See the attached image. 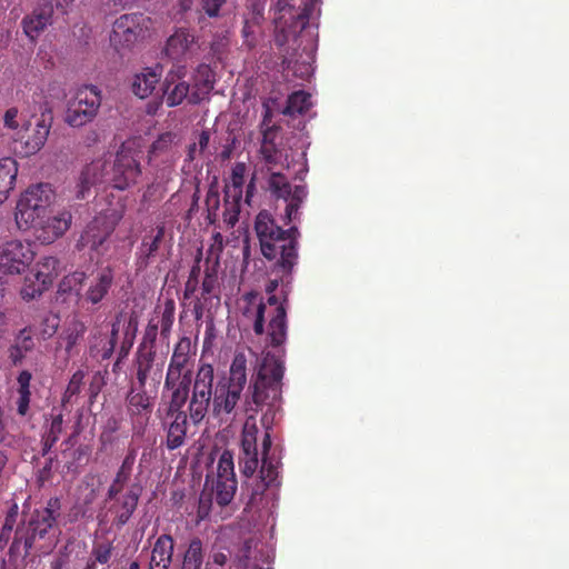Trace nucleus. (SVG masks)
<instances>
[{
    "instance_id": "obj_36",
    "label": "nucleus",
    "mask_w": 569,
    "mask_h": 569,
    "mask_svg": "<svg viewBox=\"0 0 569 569\" xmlns=\"http://www.w3.org/2000/svg\"><path fill=\"white\" fill-rule=\"evenodd\" d=\"M310 98L311 96L305 91H296L291 93L288 97L283 113L288 116L306 113L311 107Z\"/></svg>"
},
{
    "instance_id": "obj_21",
    "label": "nucleus",
    "mask_w": 569,
    "mask_h": 569,
    "mask_svg": "<svg viewBox=\"0 0 569 569\" xmlns=\"http://www.w3.org/2000/svg\"><path fill=\"white\" fill-rule=\"evenodd\" d=\"M196 48V36L188 29L180 28L168 38L164 53L176 62H183L192 56Z\"/></svg>"
},
{
    "instance_id": "obj_17",
    "label": "nucleus",
    "mask_w": 569,
    "mask_h": 569,
    "mask_svg": "<svg viewBox=\"0 0 569 569\" xmlns=\"http://www.w3.org/2000/svg\"><path fill=\"white\" fill-rule=\"evenodd\" d=\"M142 13H127L119 17L112 27L110 42L117 49L132 46L143 32Z\"/></svg>"
},
{
    "instance_id": "obj_50",
    "label": "nucleus",
    "mask_w": 569,
    "mask_h": 569,
    "mask_svg": "<svg viewBox=\"0 0 569 569\" xmlns=\"http://www.w3.org/2000/svg\"><path fill=\"white\" fill-rule=\"evenodd\" d=\"M60 319L57 315H48L41 322L40 336L42 339L51 338L58 330Z\"/></svg>"
},
{
    "instance_id": "obj_48",
    "label": "nucleus",
    "mask_w": 569,
    "mask_h": 569,
    "mask_svg": "<svg viewBox=\"0 0 569 569\" xmlns=\"http://www.w3.org/2000/svg\"><path fill=\"white\" fill-rule=\"evenodd\" d=\"M246 173L247 164L244 162H236L231 170V184L237 192V198L241 197Z\"/></svg>"
},
{
    "instance_id": "obj_54",
    "label": "nucleus",
    "mask_w": 569,
    "mask_h": 569,
    "mask_svg": "<svg viewBox=\"0 0 569 569\" xmlns=\"http://www.w3.org/2000/svg\"><path fill=\"white\" fill-rule=\"evenodd\" d=\"M173 141V134L170 132L161 134L150 148V152L157 154L158 152H162L169 148V146Z\"/></svg>"
},
{
    "instance_id": "obj_13",
    "label": "nucleus",
    "mask_w": 569,
    "mask_h": 569,
    "mask_svg": "<svg viewBox=\"0 0 569 569\" xmlns=\"http://www.w3.org/2000/svg\"><path fill=\"white\" fill-rule=\"evenodd\" d=\"M61 501L58 497H52L42 508L36 509L28 522V537L24 540V547L31 548L37 538L43 539L57 526V519L60 516Z\"/></svg>"
},
{
    "instance_id": "obj_5",
    "label": "nucleus",
    "mask_w": 569,
    "mask_h": 569,
    "mask_svg": "<svg viewBox=\"0 0 569 569\" xmlns=\"http://www.w3.org/2000/svg\"><path fill=\"white\" fill-rule=\"evenodd\" d=\"M53 191L48 183L29 187L19 198L16 207V222L19 229H32L50 210Z\"/></svg>"
},
{
    "instance_id": "obj_1",
    "label": "nucleus",
    "mask_w": 569,
    "mask_h": 569,
    "mask_svg": "<svg viewBox=\"0 0 569 569\" xmlns=\"http://www.w3.org/2000/svg\"><path fill=\"white\" fill-rule=\"evenodd\" d=\"M284 367L283 363L274 356L267 355L260 363L251 389V400L247 401L246 411L257 412L262 406H268L267 411L261 418L263 435L261 439V458H259L258 440L259 427L253 415H248L242 432L241 446L239 455V467L242 476L251 478L261 462L260 476L254 480L251 490L250 503L260 500L267 489L271 487L278 488L279 480V461H273L269 457L271 449V430L274 420V403L281 398V387Z\"/></svg>"
},
{
    "instance_id": "obj_27",
    "label": "nucleus",
    "mask_w": 569,
    "mask_h": 569,
    "mask_svg": "<svg viewBox=\"0 0 569 569\" xmlns=\"http://www.w3.org/2000/svg\"><path fill=\"white\" fill-rule=\"evenodd\" d=\"M174 552V540L171 535H160L152 548L148 569H169Z\"/></svg>"
},
{
    "instance_id": "obj_44",
    "label": "nucleus",
    "mask_w": 569,
    "mask_h": 569,
    "mask_svg": "<svg viewBox=\"0 0 569 569\" xmlns=\"http://www.w3.org/2000/svg\"><path fill=\"white\" fill-rule=\"evenodd\" d=\"M204 204L207 208V220L210 223H214L218 218V210L220 207V193L217 183H211L207 194Z\"/></svg>"
},
{
    "instance_id": "obj_30",
    "label": "nucleus",
    "mask_w": 569,
    "mask_h": 569,
    "mask_svg": "<svg viewBox=\"0 0 569 569\" xmlns=\"http://www.w3.org/2000/svg\"><path fill=\"white\" fill-rule=\"evenodd\" d=\"M153 397L148 393V387L133 385L127 395L128 411L132 416L148 415L153 407Z\"/></svg>"
},
{
    "instance_id": "obj_51",
    "label": "nucleus",
    "mask_w": 569,
    "mask_h": 569,
    "mask_svg": "<svg viewBox=\"0 0 569 569\" xmlns=\"http://www.w3.org/2000/svg\"><path fill=\"white\" fill-rule=\"evenodd\" d=\"M63 415L61 412L52 415V419L48 430L43 433V437L50 439V441L57 442L62 432Z\"/></svg>"
},
{
    "instance_id": "obj_14",
    "label": "nucleus",
    "mask_w": 569,
    "mask_h": 569,
    "mask_svg": "<svg viewBox=\"0 0 569 569\" xmlns=\"http://www.w3.org/2000/svg\"><path fill=\"white\" fill-rule=\"evenodd\" d=\"M34 252L31 244L20 240H11L0 247V273L2 276L20 274L33 261Z\"/></svg>"
},
{
    "instance_id": "obj_24",
    "label": "nucleus",
    "mask_w": 569,
    "mask_h": 569,
    "mask_svg": "<svg viewBox=\"0 0 569 569\" xmlns=\"http://www.w3.org/2000/svg\"><path fill=\"white\" fill-rule=\"evenodd\" d=\"M52 122L53 118L48 114L46 119H34L33 126L31 119H23L22 129L27 132L24 140L27 153H36L42 149L48 140Z\"/></svg>"
},
{
    "instance_id": "obj_9",
    "label": "nucleus",
    "mask_w": 569,
    "mask_h": 569,
    "mask_svg": "<svg viewBox=\"0 0 569 569\" xmlns=\"http://www.w3.org/2000/svg\"><path fill=\"white\" fill-rule=\"evenodd\" d=\"M101 106V92L94 86L80 88L72 101L69 102L64 121L73 128L91 122Z\"/></svg>"
},
{
    "instance_id": "obj_12",
    "label": "nucleus",
    "mask_w": 569,
    "mask_h": 569,
    "mask_svg": "<svg viewBox=\"0 0 569 569\" xmlns=\"http://www.w3.org/2000/svg\"><path fill=\"white\" fill-rule=\"evenodd\" d=\"M141 174V166L134 152L122 147L110 166L109 184L123 191L136 186Z\"/></svg>"
},
{
    "instance_id": "obj_8",
    "label": "nucleus",
    "mask_w": 569,
    "mask_h": 569,
    "mask_svg": "<svg viewBox=\"0 0 569 569\" xmlns=\"http://www.w3.org/2000/svg\"><path fill=\"white\" fill-rule=\"evenodd\" d=\"M190 397L169 396L162 427L166 430V448L169 451L177 450L184 446L188 437L189 411L184 406Z\"/></svg>"
},
{
    "instance_id": "obj_16",
    "label": "nucleus",
    "mask_w": 569,
    "mask_h": 569,
    "mask_svg": "<svg viewBox=\"0 0 569 569\" xmlns=\"http://www.w3.org/2000/svg\"><path fill=\"white\" fill-rule=\"evenodd\" d=\"M187 73L186 66L178 64L171 69L163 81V94L168 107H177L188 99L190 103H198L199 97L197 93L189 96L190 86L183 80Z\"/></svg>"
},
{
    "instance_id": "obj_4",
    "label": "nucleus",
    "mask_w": 569,
    "mask_h": 569,
    "mask_svg": "<svg viewBox=\"0 0 569 569\" xmlns=\"http://www.w3.org/2000/svg\"><path fill=\"white\" fill-rule=\"evenodd\" d=\"M192 376L191 340L183 337L174 346L163 389L169 396L190 397L194 381Z\"/></svg>"
},
{
    "instance_id": "obj_3",
    "label": "nucleus",
    "mask_w": 569,
    "mask_h": 569,
    "mask_svg": "<svg viewBox=\"0 0 569 569\" xmlns=\"http://www.w3.org/2000/svg\"><path fill=\"white\" fill-rule=\"evenodd\" d=\"M254 231L262 256L274 261L273 271L281 273V280L291 277L299 258V229L296 226L282 229L270 212L262 210L256 217Z\"/></svg>"
},
{
    "instance_id": "obj_37",
    "label": "nucleus",
    "mask_w": 569,
    "mask_h": 569,
    "mask_svg": "<svg viewBox=\"0 0 569 569\" xmlns=\"http://www.w3.org/2000/svg\"><path fill=\"white\" fill-rule=\"evenodd\" d=\"M113 550V541L106 540L94 543L91 550V559L87 565V569H94L96 563H108L112 557Z\"/></svg>"
},
{
    "instance_id": "obj_64",
    "label": "nucleus",
    "mask_w": 569,
    "mask_h": 569,
    "mask_svg": "<svg viewBox=\"0 0 569 569\" xmlns=\"http://www.w3.org/2000/svg\"><path fill=\"white\" fill-rule=\"evenodd\" d=\"M209 141L210 132L207 130L201 131L198 140V147L200 152H203L207 149V147L209 146Z\"/></svg>"
},
{
    "instance_id": "obj_18",
    "label": "nucleus",
    "mask_w": 569,
    "mask_h": 569,
    "mask_svg": "<svg viewBox=\"0 0 569 569\" xmlns=\"http://www.w3.org/2000/svg\"><path fill=\"white\" fill-rule=\"evenodd\" d=\"M71 222L72 214L70 211L62 210L52 214L49 210L32 229L37 240L43 244H50L69 230Z\"/></svg>"
},
{
    "instance_id": "obj_61",
    "label": "nucleus",
    "mask_w": 569,
    "mask_h": 569,
    "mask_svg": "<svg viewBox=\"0 0 569 569\" xmlns=\"http://www.w3.org/2000/svg\"><path fill=\"white\" fill-rule=\"evenodd\" d=\"M197 72L199 74H201L202 77H204V88L207 90H210L212 89V80L210 79V76H211V69L208 64H200L197 69Z\"/></svg>"
},
{
    "instance_id": "obj_10",
    "label": "nucleus",
    "mask_w": 569,
    "mask_h": 569,
    "mask_svg": "<svg viewBox=\"0 0 569 569\" xmlns=\"http://www.w3.org/2000/svg\"><path fill=\"white\" fill-rule=\"evenodd\" d=\"M143 488L134 482L121 493H106L104 508L106 516H110L111 523L117 529L124 527L138 508Z\"/></svg>"
},
{
    "instance_id": "obj_38",
    "label": "nucleus",
    "mask_w": 569,
    "mask_h": 569,
    "mask_svg": "<svg viewBox=\"0 0 569 569\" xmlns=\"http://www.w3.org/2000/svg\"><path fill=\"white\" fill-rule=\"evenodd\" d=\"M137 326V320L133 317H129L128 319L126 318L124 326H121L123 338L117 352V357H119L120 360H124L128 357L130 349L133 346Z\"/></svg>"
},
{
    "instance_id": "obj_34",
    "label": "nucleus",
    "mask_w": 569,
    "mask_h": 569,
    "mask_svg": "<svg viewBox=\"0 0 569 569\" xmlns=\"http://www.w3.org/2000/svg\"><path fill=\"white\" fill-rule=\"evenodd\" d=\"M32 379V375L28 370H23L19 373L18 381V400H17V412L24 417L29 411L31 391H30V382Z\"/></svg>"
},
{
    "instance_id": "obj_15",
    "label": "nucleus",
    "mask_w": 569,
    "mask_h": 569,
    "mask_svg": "<svg viewBox=\"0 0 569 569\" xmlns=\"http://www.w3.org/2000/svg\"><path fill=\"white\" fill-rule=\"evenodd\" d=\"M137 385L140 388L150 387L157 392L162 378L164 360L156 351L136 352L134 358Z\"/></svg>"
},
{
    "instance_id": "obj_53",
    "label": "nucleus",
    "mask_w": 569,
    "mask_h": 569,
    "mask_svg": "<svg viewBox=\"0 0 569 569\" xmlns=\"http://www.w3.org/2000/svg\"><path fill=\"white\" fill-rule=\"evenodd\" d=\"M224 3L226 0H200L202 11L210 18L218 17Z\"/></svg>"
},
{
    "instance_id": "obj_56",
    "label": "nucleus",
    "mask_w": 569,
    "mask_h": 569,
    "mask_svg": "<svg viewBox=\"0 0 569 569\" xmlns=\"http://www.w3.org/2000/svg\"><path fill=\"white\" fill-rule=\"evenodd\" d=\"M217 283V274L214 270H206L204 278L201 283V290H202V297L206 298L208 295H210Z\"/></svg>"
},
{
    "instance_id": "obj_40",
    "label": "nucleus",
    "mask_w": 569,
    "mask_h": 569,
    "mask_svg": "<svg viewBox=\"0 0 569 569\" xmlns=\"http://www.w3.org/2000/svg\"><path fill=\"white\" fill-rule=\"evenodd\" d=\"M237 490V480L236 479H227L226 481H216L213 493L216 502L221 506H228L236 493Z\"/></svg>"
},
{
    "instance_id": "obj_32",
    "label": "nucleus",
    "mask_w": 569,
    "mask_h": 569,
    "mask_svg": "<svg viewBox=\"0 0 569 569\" xmlns=\"http://www.w3.org/2000/svg\"><path fill=\"white\" fill-rule=\"evenodd\" d=\"M18 174L17 162L12 158L0 160V203H2L14 187Z\"/></svg>"
},
{
    "instance_id": "obj_41",
    "label": "nucleus",
    "mask_w": 569,
    "mask_h": 569,
    "mask_svg": "<svg viewBox=\"0 0 569 569\" xmlns=\"http://www.w3.org/2000/svg\"><path fill=\"white\" fill-rule=\"evenodd\" d=\"M87 331V326L80 320H73L64 332L63 340L66 341V352L70 355L73 348L83 338Z\"/></svg>"
},
{
    "instance_id": "obj_55",
    "label": "nucleus",
    "mask_w": 569,
    "mask_h": 569,
    "mask_svg": "<svg viewBox=\"0 0 569 569\" xmlns=\"http://www.w3.org/2000/svg\"><path fill=\"white\" fill-rule=\"evenodd\" d=\"M86 279L84 272H73L72 274L67 276L59 286V291L66 292L68 289H71L72 286L81 284Z\"/></svg>"
},
{
    "instance_id": "obj_62",
    "label": "nucleus",
    "mask_w": 569,
    "mask_h": 569,
    "mask_svg": "<svg viewBox=\"0 0 569 569\" xmlns=\"http://www.w3.org/2000/svg\"><path fill=\"white\" fill-rule=\"evenodd\" d=\"M134 460H136V453H134V451L132 450L131 452H129V453L124 457V459H123V461H122V463H121V466H120V468H119V469H121V470H123V471H127V472H129V473H132V469H133Z\"/></svg>"
},
{
    "instance_id": "obj_11",
    "label": "nucleus",
    "mask_w": 569,
    "mask_h": 569,
    "mask_svg": "<svg viewBox=\"0 0 569 569\" xmlns=\"http://www.w3.org/2000/svg\"><path fill=\"white\" fill-rule=\"evenodd\" d=\"M267 174V189L273 197L277 199H283L287 202V222L297 219L299 208L308 194L306 186H296L292 189L288 178L281 172L271 170V168H269Z\"/></svg>"
},
{
    "instance_id": "obj_43",
    "label": "nucleus",
    "mask_w": 569,
    "mask_h": 569,
    "mask_svg": "<svg viewBox=\"0 0 569 569\" xmlns=\"http://www.w3.org/2000/svg\"><path fill=\"white\" fill-rule=\"evenodd\" d=\"M227 479H236L233 456L229 450H224L218 460L216 481H226Z\"/></svg>"
},
{
    "instance_id": "obj_23",
    "label": "nucleus",
    "mask_w": 569,
    "mask_h": 569,
    "mask_svg": "<svg viewBox=\"0 0 569 569\" xmlns=\"http://www.w3.org/2000/svg\"><path fill=\"white\" fill-rule=\"evenodd\" d=\"M287 297L283 298L282 302H279V298L271 293L267 300V303L274 307L273 313L268 325V336L270 343L273 347L281 346L287 338V310L284 303Z\"/></svg>"
},
{
    "instance_id": "obj_59",
    "label": "nucleus",
    "mask_w": 569,
    "mask_h": 569,
    "mask_svg": "<svg viewBox=\"0 0 569 569\" xmlns=\"http://www.w3.org/2000/svg\"><path fill=\"white\" fill-rule=\"evenodd\" d=\"M278 127H267L261 129L262 140L261 146H276V137H277Z\"/></svg>"
},
{
    "instance_id": "obj_39",
    "label": "nucleus",
    "mask_w": 569,
    "mask_h": 569,
    "mask_svg": "<svg viewBox=\"0 0 569 569\" xmlns=\"http://www.w3.org/2000/svg\"><path fill=\"white\" fill-rule=\"evenodd\" d=\"M59 260L54 257H44L37 263V269L33 271L37 277H40L43 283L52 284L53 279L58 276Z\"/></svg>"
},
{
    "instance_id": "obj_22",
    "label": "nucleus",
    "mask_w": 569,
    "mask_h": 569,
    "mask_svg": "<svg viewBox=\"0 0 569 569\" xmlns=\"http://www.w3.org/2000/svg\"><path fill=\"white\" fill-rule=\"evenodd\" d=\"M110 164L102 159H97L87 164L81 171L78 190L76 193L77 199H86L90 188L99 183H109Z\"/></svg>"
},
{
    "instance_id": "obj_57",
    "label": "nucleus",
    "mask_w": 569,
    "mask_h": 569,
    "mask_svg": "<svg viewBox=\"0 0 569 569\" xmlns=\"http://www.w3.org/2000/svg\"><path fill=\"white\" fill-rule=\"evenodd\" d=\"M19 116V110L14 107L9 108L3 117L4 126L9 129L16 130L20 127L19 121L17 120Z\"/></svg>"
},
{
    "instance_id": "obj_42",
    "label": "nucleus",
    "mask_w": 569,
    "mask_h": 569,
    "mask_svg": "<svg viewBox=\"0 0 569 569\" xmlns=\"http://www.w3.org/2000/svg\"><path fill=\"white\" fill-rule=\"evenodd\" d=\"M86 372L81 369H78L70 378L64 393L61 398L62 406H67L73 402V398L77 397L84 385Z\"/></svg>"
},
{
    "instance_id": "obj_52",
    "label": "nucleus",
    "mask_w": 569,
    "mask_h": 569,
    "mask_svg": "<svg viewBox=\"0 0 569 569\" xmlns=\"http://www.w3.org/2000/svg\"><path fill=\"white\" fill-rule=\"evenodd\" d=\"M22 351L29 352L34 348V341L29 328L20 330L16 338V343Z\"/></svg>"
},
{
    "instance_id": "obj_63",
    "label": "nucleus",
    "mask_w": 569,
    "mask_h": 569,
    "mask_svg": "<svg viewBox=\"0 0 569 569\" xmlns=\"http://www.w3.org/2000/svg\"><path fill=\"white\" fill-rule=\"evenodd\" d=\"M272 122V111L268 103H263V118L261 123V129H264L267 127H276Z\"/></svg>"
},
{
    "instance_id": "obj_31",
    "label": "nucleus",
    "mask_w": 569,
    "mask_h": 569,
    "mask_svg": "<svg viewBox=\"0 0 569 569\" xmlns=\"http://www.w3.org/2000/svg\"><path fill=\"white\" fill-rule=\"evenodd\" d=\"M203 561V542L199 537H193L181 555L180 569H201Z\"/></svg>"
},
{
    "instance_id": "obj_26",
    "label": "nucleus",
    "mask_w": 569,
    "mask_h": 569,
    "mask_svg": "<svg viewBox=\"0 0 569 569\" xmlns=\"http://www.w3.org/2000/svg\"><path fill=\"white\" fill-rule=\"evenodd\" d=\"M52 14L53 8L51 3H44L34 8L33 11L27 14L21 21L24 34L32 41L36 40L39 34L52 23Z\"/></svg>"
},
{
    "instance_id": "obj_60",
    "label": "nucleus",
    "mask_w": 569,
    "mask_h": 569,
    "mask_svg": "<svg viewBox=\"0 0 569 569\" xmlns=\"http://www.w3.org/2000/svg\"><path fill=\"white\" fill-rule=\"evenodd\" d=\"M26 353L27 352L22 351V349H20L17 345H13L9 348V358L14 366L22 361Z\"/></svg>"
},
{
    "instance_id": "obj_35",
    "label": "nucleus",
    "mask_w": 569,
    "mask_h": 569,
    "mask_svg": "<svg viewBox=\"0 0 569 569\" xmlns=\"http://www.w3.org/2000/svg\"><path fill=\"white\" fill-rule=\"evenodd\" d=\"M48 283H43L40 277H37L34 272L24 277L23 286L20 290V296L22 300L29 302L34 299H38L42 296L44 291L49 289Z\"/></svg>"
},
{
    "instance_id": "obj_58",
    "label": "nucleus",
    "mask_w": 569,
    "mask_h": 569,
    "mask_svg": "<svg viewBox=\"0 0 569 569\" xmlns=\"http://www.w3.org/2000/svg\"><path fill=\"white\" fill-rule=\"evenodd\" d=\"M239 206L238 202L231 203L230 208H226L223 212V221L229 226L233 227L238 222Z\"/></svg>"
},
{
    "instance_id": "obj_47",
    "label": "nucleus",
    "mask_w": 569,
    "mask_h": 569,
    "mask_svg": "<svg viewBox=\"0 0 569 569\" xmlns=\"http://www.w3.org/2000/svg\"><path fill=\"white\" fill-rule=\"evenodd\" d=\"M131 480V473L118 469L114 478L112 479L107 493H121L126 492V490L131 486L129 485Z\"/></svg>"
},
{
    "instance_id": "obj_29",
    "label": "nucleus",
    "mask_w": 569,
    "mask_h": 569,
    "mask_svg": "<svg viewBox=\"0 0 569 569\" xmlns=\"http://www.w3.org/2000/svg\"><path fill=\"white\" fill-rule=\"evenodd\" d=\"M243 300L247 302V306L242 311L243 317L252 320L253 331L257 336L263 335L267 303H264L260 295L253 290L244 293Z\"/></svg>"
},
{
    "instance_id": "obj_25",
    "label": "nucleus",
    "mask_w": 569,
    "mask_h": 569,
    "mask_svg": "<svg viewBox=\"0 0 569 569\" xmlns=\"http://www.w3.org/2000/svg\"><path fill=\"white\" fill-rule=\"evenodd\" d=\"M166 233L163 223L158 224L142 237L141 243L136 253V264L138 269H146L150 260L154 258L160 249Z\"/></svg>"
},
{
    "instance_id": "obj_20",
    "label": "nucleus",
    "mask_w": 569,
    "mask_h": 569,
    "mask_svg": "<svg viewBox=\"0 0 569 569\" xmlns=\"http://www.w3.org/2000/svg\"><path fill=\"white\" fill-rule=\"evenodd\" d=\"M114 282V273L110 267L99 269L89 278L88 287L81 296V301L99 306L108 297Z\"/></svg>"
},
{
    "instance_id": "obj_46",
    "label": "nucleus",
    "mask_w": 569,
    "mask_h": 569,
    "mask_svg": "<svg viewBox=\"0 0 569 569\" xmlns=\"http://www.w3.org/2000/svg\"><path fill=\"white\" fill-rule=\"evenodd\" d=\"M158 323H154L152 320L149 321L137 352H146V350L156 351L154 342L158 336Z\"/></svg>"
},
{
    "instance_id": "obj_7",
    "label": "nucleus",
    "mask_w": 569,
    "mask_h": 569,
    "mask_svg": "<svg viewBox=\"0 0 569 569\" xmlns=\"http://www.w3.org/2000/svg\"><path fill=\"white\" fill-rule=\"evenodd\" d=\"M313 9V0L306 1L300 11H297L289 0H277L273 18L276 42L282 46L291 34L301 32L309 23Z\"/></svg>"
},
{
    "instance_id": "obj_49",
    "label": "nucleus",
    "mask_w": 569,
    "mask_h": 569,
    "mask_svg": "<svg viewBox=\"0 0 569 569\" xmlns=\"http://www.w3.org/2000/svg\"><path fill=\"white\" fill-rule=\"evenodd\" d=\"M174 321V305L168 301L160 318V329L162 336H168Z\"/></svg>"
},
{
    "instance_id": "obj_19",
    "label": "nucleus",
    "mask_w": 569,
    "mask_h": 569,
    "mask_svg": "<svg viewBox=\"0 0 569 569\" xmlns=\"http://www.w3.org/2000/svg\"><path fill=\"white\" fill-rule=\"evenodd\" d=\"M124 323L126 315L123 312H118L111 322V330L109 333H103L101 331L94 332L89 346L90 357L97 361L110 359L114 352L121 326H124Z\"/></svg>"
},
{
    "instance_id": "obj_45",
    "label": "nucleus",
    "mask_w": 569,
    "mask_h": 569,
    "mask_svg": "<svg viewBox=\"0 0 569 569\" xmlns=\"http://www.w3.org/2000/svg\"><path fill=\"white\" fill-rule=\"evenodd\" d=\"M259 153L266 164V170H274V167L281 162L282 153L277 146H260Z\"/></svg>"
},
{
    "instance_id": "obj_6",
    "label": "nucleus",
    "mask_w": 569,
    "mask_h": 569,
    "mask_svg": "<svg viewBox=\"0 0 569 569\" xmlns=\"http://www.w3.org/2000/svg\"><path fill=\"white\" fill-rule=\"evenodd\" d=\"M121 220V214L114 209L101 211L84 227L76 242L78 251L89 250L102 256L108 251V240Z\"/></svg>"
},
{
    "instance_id": "obj_28",
    "label": "nucleus",
    "mask_w": 569,
    "mask_h": 569,
    "mask_svg": "<svg viewBox=\"0 0 569 569\" xmlns=\"http://www.w3.org/2000/svg\"><path fill=\"white\" fill-rule=\"evenodd\" d=\"M47 114L53 118L52 107L46 91L41 88H37L24 99L20 116L22 119H46Z\"/></svg>"
},
{
    "instance_id": "obj_2",
    "label": "nucleus",
    "mask_w": 569,
    "mask_h": 569,
    "mask_svg": "<svg viewBox=\"0 0 569 569\" xmlns=\"http://www.w3.org/2000/svg\"><path fill=\"white\" fill-rule=\"evenodd\" d=\"M246 358L237 355L230 367V376L219 379L213 389L214 370L209 363L201 365L194 376L188 411L192 425H200L212 401V413L229 419L240 400L247 383Z\"/></svg>"
},
{
    "instance_id": "obj_33",
    "label": "nucleus",
    "mask_w": 569,
    "mask_h": 569,
    "mask_svg": "<svg viewBox=\"0 0 569 569\" xmlns=\"http://www.w3.org/2000/svg\"><path fill=\"white\" fill-rule=\"evenodd\" d=\"M159 79L160 74L154 70L147 68L133 77L131 83L132 92L140 99H144L153 92Z\"/></svg>"
}]
</instances>
